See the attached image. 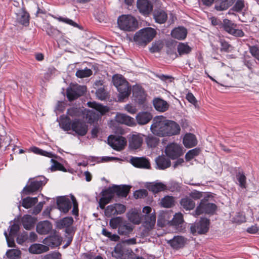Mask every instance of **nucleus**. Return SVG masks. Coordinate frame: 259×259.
<instances>
[{
    "instance_id": "obj_24",
    "label": "nucleus",
    "mask_w": 259,
    "mask_h": 259,
    "mask_svg": "<svg viewBox=\"0 0 259 259\" xmlns=\"http://www.w3.org/2000/svg\"><path fill=\"white\" fill-rule=\"evenodd\" d=\"M128 220L132 223L139 225L140 224L142 217H141L140 211L136 209L130 210L126 214Z\"/></svg>"
},
{
    "instance_id": "obj_54",
    "label": "nucleus",
    "mask_w": 259,
    "mask_h": 259,
    "mask_svg": "<svg viewBox=\"0 0 259 259\" xmlns=\"http://www.w3.org/2000/svg\"><path fill=\"white\" fill-rule=\"evenodd\" d=\"M164 44L161 40L156 41L152 44V47L150 49V51L152 53L158 52L163 47Z\"/></svg>"
},
{
    "instance_id": "obj_8",
    "label": "nucleus",
    "mask_w": 259,
    "mask_h": 259,
    "mask_svg": "<svg viewBox=\"0 0 259 259\" xmlns=\"http://www.w3.org/2000/svg\"><path fill=\"white\" fill-rule=\"evenodd\" d=\"M217 208L215 204L210 203L206 199H203L201 200L193 214L195 217L202 213L212 214L215 212Z\"/></svg>"
},
{
    "instance_id": "obj_25",
    "label": "nucleus",
    "mask_w": 259,
    "mask_h": 259,
    "mask_svg": "<svg viewBox=\"0 0 259 259\" xmlns=\"http://www.w3.org/2000/svg\"><path fill=\"white\" fill-rule=\"evenodd\" d=\"M143 137L141 135H133L129 141V146L131 149H137L139 148L143 143Z\"/></svg>"
},
{
    "instance_id": "obj_31",
    "label": "nucleus",
    "mask_w": 259,
    "mask_h": 259,
    "mask_svg": "<svg viewBox=\"0 0 259 259\" xmlns=\"http://www.w3.org/2000/svg\"><path fill=\"white\" fill-rule=\"evenodd\" d=\"M153 15L155 22L159 24L164 23L167 19V14L162 10H155Z\"/></svg>"
},
{
    "instance_id": "obj_39",
    "label": "nucleus",
    "mask_w": 259,
    "mask_h": 259,
    "mask_svg": "<svg viewBox=\"0 0 259 259\" xmlns=\"http://www.w3.org/2000/svg\"><path fill=\"white\" fill-rule=\"evenodd\" d=\"M234 1L235 0H220L215 6V8L218 11L227 10L233 4Z\"/></svg>"
},
{
    "instance_id": "obj_10",
    "label": "nucleus",
    "mask_w": 259,
    "mask_h": 259,
    "mask_svg": "<svg viewBox=\"0 0 259 259\" xmlns=\"http://www.w3.org/2000/svg\"><path fill=\"white\" fill-rule=\"evenodd\" d=\"M133 251L122 244H117L112 252L113 257L117 259H129L132 255Z\"/></svg>"
},
{
    "instance_id": "obj_38",
    "label": "nucleus",
    "mask_w": 259,
    "mask_h": 259,
    "mask_svg": "<svg viewBox=\"0 0 259 259\" xmlns=\"http://www.w3.org/2000/svg\"><path fill=\"white\" fill-rule=\"evenodd\" d=\"M180 203L181 206L186 210H192L195 207V202L188 197L182 198Z\"/></svg>"
},
{
    "instance_id": "obj_5",
    "label": "nucleus",
    "mask_w": 259,
    "mask_h": 259,
    "mask_svg": "<svg viewBox=\"0 0 259 259\" xmlns=\"http://www.w3.org/2000/svg\"><path fill=\"white\" fill-rule=\"evenodd\" d=\"M117 23L120 29L128 31L135 30L138 24L136 19L130 15L121 16L118 18Z\"/></svg>"
},
{
    "instance_id": "obj_44",
    "label": "nucleus",
    "mask_w": 259,
    "mask_h": 259,
    "mask_svg": "<svg viewBox=\"0 0 259 259\" xmlns=\"http://www.w3.org/2000/svg\"><path fill=\"white\" fill-rule=\"evenodd\" d=\"M18 21L23 25H27L29 22V15L21 10L17 14Z\"/></svg>"
},
{
    "instance_id": "obj_12",
    "label": "nucleus",
    "mask_w": 259,
    "mask_h": 259,
    "mask_svg": "<svg viewBox=\"0 0 259 259\" xmlns=\"http://www.w3.org/2000/svg\"><path fill=\"white\" fill-rule=\"evenodd\" d=\"M85 91V86L72 84L67 90V96L69 101H72L83 95Z\"/></svg>"
},
{
    "instance_id": "obj_41",
    "label": "nucleus",
    "mask_w": 259,
    "mask_h": 259,
    "mask_svg": "<svg viewBox=\"0 0 259 259\" xmlns=\"http://www.w3.org/2000/svg\"><path fill=\"white\" fill-rule=\"evenodd\" d=\"M115 192L113 187L109 188L102 192V199L106 200L108 203L114 198Z\"/></svg>"
},
{
    "instance_id": "obj_22",
    "label": "nucleus",
    "mask_w": 259,
    "mask_h": 259,
    "mask_svg": "<svg viewBox=\"0 0 259 259\" xmlns=\"http://www.w3.org/2000/svg\"><path fill=\"white\" fill-rule=\"evenodd\" d=\"M133 93L135 100L139 104H143L146 98V95L143 89L139 85H135L133 87Z\"/></svg>"
},
{
    "instance_id": "obj_60",
    "label": "nucleus",
    "mask_w": 259,
    "mask_h": 259,
    "mask_svg": "<svg viewBox=\"0 0 259 259\" xmlns=\"http://www.w3.org/2000/svg\"><path fill=\"white\" fill-rule=\"evenodd\" d=\"M239 186L243 188L246 187V177L243 174L239 173L237 176Z\"/></svg>"
},
{
    "instance_id": "obj_59",
    "label": "nucleus",
    "mask_w": 259,
    "mask_h": 259,
    "mask_svg": "<svg viewBox=\"0 0 259 259\" xmlns=\"http://www.w3.org/2000/svg\"><path fill=\"white\" fill-rule=\"evenodd\" d=\"M245 4L243 0H237L233 7V10L236 12H240L243 10Z\"/></svg>"
},
{
    "instance_id": "obj_16",
    "label": "nucleus",
    "mask_w": 259,
    "mask_h": 259,
    "mask_svg": "<svg viewBox=\"0 0 259 259\" xmlns=\"http://www.w3.org/2000/svg\"><path fill=\"white\" fill-rule=\"evenodd\" d=\"M72 130L79 136H84L88 132V125L79 120L75 119L72 122Z\"/></svg>"
},
{
    "instance_id": "obj_23",
    "label": "nucleus",
    "mask_w": 259,
    "mask_h": 259,
    "mask_svg": "<svg viewBox=\"0 0 259 259\" xmlns=\"http://www.w3.org/2000/svg\"><path fill=\"white\" fill-rule=\"evenodd\" d=\"M59 209L64 213L67 212L71 207V203L68 198L61 197L57 200Z\"/></svg>"
},
{
    "instance_id": "obj_28",
    "label": "nucleus",
    "mask_w": 259,
    "mask_h": 259,
    "mask_svg": "<svg viewBox=\"0 0 259 259\" xmlns=\"http://www.w3.org/2000/svg\"><path fill=\"white\" fill-rule=\"evenodd\" d=\"M183 144L188 148L195 146L197 141L195 136L192 134H186L183 138Z\"/></svg>"
},
{
    "instance_id": "obj_64",
    "label": "nucleus",
    "mask_w": 259,
    "mask_h": 259,
    "mask_svg": "<svg viewBox=\"0 0 259 259\" xmlns=\"http://www.w3.org/2000/svg\"><path fill=\"white\" fill-rule=\"evenodd\" d=\"M60 253L58 252H54L44 256L43 259H61Z\"/></svg>"
},
{
    "instance_id": "obj_51",
    "label": "nucleus",
    "mask_w": 259,
    "mask_h": 259,
    "mask_svg": "<svg viewBox=\"0 0 259 259\" xmlns=\"http://www.w3.org/2000/svg\"><path fill=\"white\" fill-rule=\"evenodd\" d=\"M92 74V71L88 68L84 69L78 70L76 72V75L79 78H84L90 76Z\"/></svg>"
},
{
    "instance_id": "obj_30",
    "label": "nucleus",
    "mask_w": 259,
    "mask_h": 259,
    "mask_svg": "<svg viewBox=\"0 0 259 259\" xmlns=\"http://www.w3.org/2000/svg\"><path fill=\"white\" fill-rule=\"evenodd\" d=\"M152 115L147 112H141L136 116V120L139 124L144 125L148 123L152 119Z\"/></svg>"
},
{
    "instance_id": "obj_49",
    "label": "nucleus",
    "mask_w": 259,
    "mask_h": 259,
    "mask_svg": "<svg viewBox=\"0 0 259 259\" xmlns=\"http://www.w3.org/2000/svg\"><path fill=\"white\" fill-rule=\"evenodd\" d=\"M31 150L33 153L40 155L45 156L50 158L54 157V155L52 153L47 152L36 147H33L31 148Z\"/></svg>"
},
{
    "instance_id": "obj_37",
    "label": "nucleus",
    "mask_w": 259,
    "mask_h": 259,
    "mask_svg": "<svg viewBox=\"0 0 259 259\" xmlns=\"http://www.w3.org/2000/svg\"><path fill=\"white\" fill-rule=\"evenodd\" d=\"M115 193L118 196L125 197L129 193L131 187L126 185L115 186L113 187Z\"/></svg>"
},
{
    "instance_id": "obj_3",
    "label": "nucleus",
    "mask_w": 259,
    "mask_h": 259,
    "mask_svg": "<svg viewBox=\"0 0 259 259\" xmlns=\"http://www.w3.org/2000/svg\"><path fill=\"white\" fill-rule=\"evenodd\" d=\"M156 34V30L151 27L141 29L135 34L134 39L139 45L146 46Z\"/></svg>"
},
{
    "instance_id": "obj_56",
    "label": "nucleus",
    "mask_w": 259,
    "mask_h": 259,
    "mask_svg": "<svg viewBox=\"0 0 259 259\" xmlns=\"http://www.w3.org/2000/svg\"><path fill=\"white\" fill-rule=\"evenodd\" d=\"M183 222L184 220L183 214L179 212L176 213L174 215L171 224L172 225L177 226L183 223Z\"/></svg>"
},
{
    "instance_id": "obj_15",
    "label": "nucleus",
    "mask_w": 259,
    "mask_h": 259,
    "mask_svg": "<svg viewBox=\"0 0 259 259\" xmlns=\"http://www.w3.org/2000/svg\"><path fill=\"white\" fill-rule=\"evenodd\" d=\"M137 6L139 12L143 15H149L153 10V5L149 0H137Z\"/></svg>"
},
{
    "instance_id": "obj_14",
    "label": "nucleus",
    "mask_w": 259,
    "mask_h": 259,
    "mask_svg": "<svg viewBox=\"0 0 259 259\" xmlns=\"http://www.w3.org/2000/svg\"><path fill=\"white\" fill-rule=\"evenodd\" d=\"M108 142L112 148L117 151L123 149L126 144L125 138L121 136H110Z\"/></svg>"
},
{
    "instance_id": "obj_52",
    "label": "nucleus",
    "mask_w": 259,
    "mask_h": 259,
    "mask_svg": "<svg viewBox=\"0 0 259 259\" xmlns=\"http://www.w3.org/2000/svg\"><path fill=\"white\" fill-rule=\"evenodd\" d=\"M21 254V251L19 250L11 249L8 250L6 252V255L10 259H17Z\"/></svg>"
},
{
    "instance_id": "obj_19",
    "label": "nucleus",
    "mask_w": 259,
    "mask_h": 259,
    "mask_svg": "<svg viewBox=\"0 0 259 259\" xmlns=\"http://www.w3.org/2000/svg\"><path fill=\"white\" fill-rule=\"evenodd\" d=\"M115 120L118 123L130 126L136 124L134 118L123 113H118L115 116Z\"/></svg>"
},
{
    "instance_id": "obj_33",
    "label": "nucleus",
    "mask_w": 259,
    "mask_h": 259,
    "mask_svg": "<svg viewBox=\"0 0 259 259\" xmlns=\"http://www.w3.org/2000/svg\"><path fill=\"white\" fill-rule=\"evenodd\" d=\"M147 188L150 191L154 193H157L166 189V185L161 182H153L149 183L147 184Z\"/></svg>"
},
{
    "instance_id": "obj_7",
    "label": "nucleus",
    "mask_w": 259,
    "mask_h": 259,
    "mask_svg": "<svg viewBox=\"0 0 259 259\" xmlns=\"http://www.w3.org/2000/svg\"><path fill=\"white\" fill-rule=\"evenodd\" d=\"M166 119L162 116L155 117L151 125V132L155 135L159 137L165 136V127H166Z\"/></svg>"
},
{
    "instance_id": "obj_45",
    "label": "nucleus",
    "mask_w": 259,
    "mask_h": 259,
    "mask_svg": "<svg viewBox=\"0 0 259 259\" xmlns=\"http://www.w3.org/2000/svg\"><path fill=\"white\" fill-rule=\"evenodd\" d=\"M160 204L163 207H171L174 205V198L169 196H165L161 199Z\"/></svg>"
},
{
    "instance_id": "obj_27",
    "label": "nucleus",
    "mask_w": 259,
    "mask_h": 259,
    "mask_svg": "<svg viewBox=\"0 0 259 259\" xmlns=\"http://www.w3.org/2000/svg\"><path fill=\"white\" fill-rule=\"evenodd\" d=\"M187 30L183 27H178L174 29L171 32V36L176 39H184L187 36Z\"/></svg>"
},
{
    "instance_id": "obj_29",
    "label": "nucleus",
    "mask_w": 259,
    "mask_h": 259,
    "mask_svg": "<svg viewBox=\"0 0 259 259\" xmlns=\"http://www.w3.org/2000/svg\"><path fill=\"white\" fill-rule=\"evenodd\" d=\"M29 251L33 254H40L46 252L49 250V247L38 243H34L32 244L29 247Z\"/></svg>"
},
{
    "instance_id": "obj_42",
    "label": "nucleus",
    "mask_w": 259,
    "mask_h": 259,
    "mask_svg": "<svg viewBox=\"0 0 259 259\" xmlns=\"http://www.w3.org/2000/svg\"><path fill=\"white\" fill-rule=\"evenodd\" d=\"M37 201V197H27L22 200V205L25 208H29L34 205Z\"/></svg>"
},
{
    "instance_id": "obj_57",
    "label": "nucleus",
    "mask_w": 259,
    "mask_h": 259,
    "mask_svg": "<svg viewBox=\"0 0 259 259\" xmlns=\"http://www.w3.org/2000/svg\"><path fill=\"white\" fill-rule=\"evenodd\" d=\"M200 149L198 148H195L189 150L185 155V158L186 160L189 161L193 159L195 156L198 155L200 153Z\"/></svg>"
},
{
    "instance_id": "obj_47",
    "label": "nucleus",
    "mask_w": 259,
    "mask_h": 259,
    "mask_svg": "<svg viewBox=\"0 0 259 259\" xmlns=\"http://www.w3.org/2000/svg\"><path fill=\"white\" fill-rule=\"evenodd\" d=\"M22 223L24 227L27 230L31 229L34 224L33 219L29 215H25L23 218Z\"/></svg>"
},
{
    "instance_id": "obj_17",
    "label": "nucleus",
    "mask_w": 259,
    "mask_h": 259,
    "mask_svg": "<svg viewBox=\"0 0 259 259\" xmlns=\"http://www.w3.org/2000/svg\"><path fill=\"white\" fill-rule=\"evenodd\" d=\"M166 127H165V136H171L179 134L181 128L179 125L171 120H166Z\"/></svg>"
},
{
    "instance_id": "obj_61",
    "label": "nucleus",
    "mask_w": 259,
    "mask_h": 259,
    "mask_svg": "<svg viewBox=\"0 0 259 259\" xmlns=\"http://www.w3.org/2000/svg\"><path fill=\"white\" fill-rule=\"evenodd\" d=\"M134 195L136 199L144 198L147 196V191L144 189L139 190L135 192Z\"/></svg>"
},
{
    "instance_id": "obj_6",
    "label": "nucleus",
    "mask_w": 259,
    "mask_h": 259,
    "mask_svg": "<svg viewBox=\"0 0 259 259\" xmlns=\"http://www.w3.org/2000/svg\"><path fill=\"white\" fill-rule=\"evenodd\" d=\"M88 104L89 107L94 109L89 111L87 114V117H90L89 121L90 122L97 120L100 116L105 113L109 110L106 106H103L101 104L96 102H90L88 103Z\"/></svg>"
},
{
    "instance_id": "obj_26",
    "label": "nucleus",
    "mask_w": 259,
    "mask_h": 259,
    "mask_svg": "<svg viewBox=\"0 0 259 259\" xmlns=\"http://www.w3.org/2000/svg\"><path fill=\"white\" fill-rule=\"evenodd\" d=\"M167 242L173 248L178 249L184 246L186 239L182 236H177L168 240Z\"/></svg>"
},
{
    "instance_id": "obj_43",
    "label": "nucleus",
    "mask_w": 259,
    "mask_h": 259,
    "mask_svg": "<svg viewBox=\"0 0 259 259\" xmlns=\"http://www.w3.org/2000/svg\"><path fill=\"white\" fill-rule=\"evenodd\" d=\"M191 50V48L187 44L180 42L177 46V50L180 56L190 53Z\"/></svg>"
},
{
    "instance_id": "obj_18",
    "label": "nucleus",
    "mask_w": 259,
    "mask_h": 259,
    "mask_svg": "<svg viewBox=\"0 0 259 259\" xmlns=\"http://www.w3.org/2000/svg\"><path fill=\"white\" fill-rule=\"evenodd\" d=\"M130 162L134 166L141 168H149L150 164L149 161L144 157H132Z\"/></svg>"
},
{
    "instance_id": "obj_40",
    "label": "nucleus",
    "mask_w": 259,
    "mask_h": 259,
    "mask_svg": "<svg viewBox=\"0 0 259 259\" xmlns=\"http://www.w3.org/2000/svg\"><path fill=\"white\" fill-rule=\"evenodd\" d=\"M168 214L164 211L160 212L157 219V225L158 227H163L168 223Z\"/></svg>"
},
{
    "instance_id": "obj_13",
    "label": "nucleus",
    "mask_w": 259,
    "mask_h": 259,
    "mask_svg": "<svg viewBox=\"0 0 259 259\" xmlns=\"http://www.w3.org/2000/svg\"><path fill=\"white\" fill-rule=\"evenodd\" d=\"M222 27L226 32L235 36L242 37L244 35L242 30L236 29V25L228 19L224 20Z\"/></svg>"
},
{
    "instance_id": "obj_63",
    "label": "nucleus",
    "mask_w": 259,
    "mask_h": 259,
    "mask_svg": "<svg viewBox=\"0 0 259 259\" xmlns=\"http://www.w3.org/2000/svg\"><path fill=\"white\" fill-rule=\"evenodd\" d=\"M250 52L253 57L259 61V49L256 47H251Z\"/></svg>"
},
{
    "instance_id": "obj_2",
    "label": "nucleus",
    "mask_w": 259,
    "mask_h": 259,
    "mask_svg": "<svg viewBox=\"0 0 259 259\" xmlns=\"http://www.w3.org/2000/svg\"><path fill=\"white\" fill-rule=\"evenodd\" d=\"M114 85L119 92L118 100L122 101L124 99L128 97L131 93V90L128 83L121 75H114L112 78Z\"/></svg>"
},
{
    "instance_id": "obj_32",
    "label": "nucleus",
    "mask_w": 259,
    "mask_h": 259,
    "mask_svg": "<svg viewBox=\"0 0 259 259\" xmlns=\"http://www.w3.org/2000/svg\"><path fill=\"white\" fill-rule=\"evenodd\" d=\"M153 104L155 109L160 112L165 111L169 106L165 101L160 98L155 99L153 101Z\"/></svg>"
},
{
    "instance_id": "obj_55",
    "label": "nucleus",
    "mask_w": 259,
    "mask_h": 259,
    "mask_svg": "<svg viewBox=\"0 0 259 259\" xmlns=\"http://www.w3.org/2000/svg\"><path fill=\"white\" fill-rule=\"evenodd\" d=\"M97 97L101 100H105L108 97V93L103 87L98 89L96 92Z\"/></svg>"
},
{
    "instance_id": "obj_48",
    "label": "nucleus",
    "mask_w": 259,
    "mask_h": 259,
    "mask_svg": "<svg viewBox=\"0 0 259 259\" xmlns=\"http://www.w3.org/2000/svg\"><path fill=\"white\" fill-rule=\"evenodd\" d=\"M148 147L150 148L155 147L159 143V139L152 135L148 136L145 139Z\"/></svg>"
},
{
    "instance_id": "obj_58",
    "label": "nucleus",
    "mask_w": 259,
    "mask_h": 259,
    "mask_svg": "<svg viewBox=\"0 0 259 259\" xmlns=\"http://www.w3.org/2000/svg\"><path fill=\"white\" fill-rule=\"evenodd\" d=\"M105 214L107 217H111L112 215H116L115 205H108L105 209Z\"/></svg>"
},
{
    "instance_id": "obj_9",
    "label": "nucleus",
    "mask_w": 259,
    "mask_h": 259,
    "mask_svg": "<svg viewBox=\"0 0 259 259\" xmlns=\"http://www.w3.org/2000/svg\"><path fill=\"white\" fill-rule=\"evenodd\" d=\"M209 225V220L206 218H202L199 222L191 225V232L193 235L205 234L208 230Z\"/></svg>"
},
{
    "instance_id": "obj_11",
    "label": "nucleus",
    "mask_w": 259,
    "mask_h": 259,
    "mask_svg": "<svg viewBox=\"0 0 259 259\" xmlns=\"http://www.w3.org/2000/svg\"><path fill=\"white\" fill-rule=\"evenodd\" d=\"M165 153L172 159H175L184 154L183 147L175 143L168 144L165 148Z\"/></svg>"
},
{
    "instance_id": "obj_50",
    "label": "nucleus",
    "mask_w": 259,
    "mask_h": 259,
    "mask_svg": "<svg viewBox=\"0 0 259 259\" xmlns=\"http://www.w3.org/2000/svg\"><path fill=\"white\" fill-rule=\"evenodd\" d=\"M73 222L72 217H66L58 223V226L60 228L68 227L72 225Z\"/></svg>"
},
{
    "instance_id": "obj_20",
    "label": "nucleus",
    "mask_w": 259,
    "mask_h": 259,
    "mask_svg": "<svg viewBox=\"0 0 259 259\" xmlns=\"http://www.w3.org/2000/svg\"><path fill=\"white\" fill-rule=\"evenodd\" d=\"M62 241L61 237L58 234L54 235L46 238L44 239L42 243L47 246L54 247L61 244Z\"/></svg>"
},
{
    "instance_id": "obj_36",
    "label": "nucleus",
    "mask_w": 259,
    "mask_h": 259,
    "mask_svg": "<svg viewBox=\"0 0 259 259\" xmlns=\"http://www.w3.org/2000/svg\"><path fill=\"white\" fill-rule=\"evenodd\" d=\"M59 125L61 128L65 131L72 130V122L70 119L64 115L60 116Z\"/></svg>"
},
{
    "instance_id": "obj_34",
    "label": "nucleus",
    "mask_w": 259,
    "mask_h": 259,
    "mask_svg": "<svg viewBox=\"0 0 259 259\" xmlns=\"http://www.w3.org/2000/svg\"><path fill=\"white\" fill-rule=\"evenodd\" d=\"M155 162L158 167L161 169H164L170 166L171 162L169 159L164 156H159L156 158Z\"/></svg>"
},
{
    "instance_id": "obj_62",
    "label": "nucleus",
    "mask_w": 259,
    "mask_h": 259,
    "mask_svg": "<svg viewBox=\"0 0 259 259\" xmlns=\"http://www.w3.org/2000/svg\"><path fill=\"white\" fill-rule=\"evenodd\" d=\"M114 205L116 215L123 213L125 211L126 207L125 205L120 203H115Z\"/></svg>"
},
{
    "instance_id": "obj_21",
    "label": "nucleus",
    "mask_w": 259,
    "mask_h": 259,
    "mask_svg": "<svg viewBox=\"0 0 259 259\" xmlns=\"http://www.w3.org/2000/svg\"><path fill=\"white\" fill-rule=\"evenodd\" d=\"M52 225L49 221H41L37 224L36 231L41 235L47 234L52 230Z\"/></svg>"
},
{
    "instance_id": "obj_35",
    "label": "nucleus",
    "mask_w": 259,
    "mask_h": 259,
    "mask_svg": "<svg viewBox=\"0 0 259 259\" xmlns=\"http://www.w3.org/2000/svg\"><path fill=\"white\" fill-rule=\"evenodd\" d=\"M133 230L132 225L126 221H123L118 229V233L121 235H127Z\"/></svg>"
},
{
    "instance_id": "obj_46",
    "label": "nucleus",
    "mask_w": 259,
    "mask_h": 259,
    "mask_svg": "<svg viewBox=\"0 0 259 259\" xmlns=\"http://www.w3.org/2000/svg\"><path fill=\"white\" fill-rule=\"evenodd\" d=\"M123 221L121 217H115L112 218L109 221V226L113 229L118 228Z\"/></svg>"
},
{
    "instance_id": "obj_4",
    "label": "nucleus",
    "mask_w": 259,
    "mask_h": 259,
    "mask_svg": "<svg viewBox=\"0 0 259 259\" xmlns=\"http://www.w3.org/2000/svg\"><path fill=\"white\" fill-rule=\"evenodd\" d=\"M46 183L47 180L44 177L30 179L27 185L23 188L22 192L26 195L30 194L39 190Z\"/></svg>"
},
{
    "instance_id": "obj_53",
    "label": "nucleus",
    "mask_w": 259,
    "mask_h": 259,
    "mask_svg": "<svg viewBox=\"0 0 259 259\" xmlns=\"http://www.w3.org/2000/svg\"><path fill=\"white\" fill-rule=\"evenodd\" d=\"M51 161L52 163L50 168L51 171L61 170L63 171H66L65 167L60 163L54 159H51Z\"/></svg>"
},
{
    "instance_id": "obj_1",
    "label": "nucleus",
    "mask_w": 259,
    "mask_h": 259,
    "mask_svg": "<svg viewBox=\"0 0 259 259\" xmlns=\"http://www.w3.org/2000/svg\"><path fill=\"white\" fill-rule=\"evenodd\" d=\"M142 226L144 228V235L147 236L149 232L154 229L156 223V213L155 210L152 211V208L146 206L143 208Z\"/></svg>"
}]
</instances>
